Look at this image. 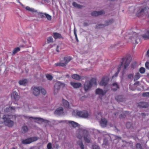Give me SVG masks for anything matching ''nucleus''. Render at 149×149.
I'll use <instances>...</instances> for the list:
<instances>
[{"mask_svg": "<svg viewBox=\"0 0 149 149\" xmlns=\"http://www.w3.org/2000/svg\"><path fill=\"white\" fill-rule=\"evenodd\" d=\"M112 85L113 86H116V88H113L112 90L114 91H116L117 90V89L119 87L118 85L116 83H113V84Z\"/></svg>", "mask_w": 149, "mask_h": 149, "instance_id": "nucleus-33", "label": "nucleus"}, {"mask_svg": "<svg viewBox=\"0 0 149 149\" xmlns=\"http://www.w3.org/2000/svg\"><path fill=\"white\" fill-rule=\"evenodd\" d=\"M148 7H145L141 9H139L137 12L136 15L138 17H140L143 15V13L145 14L148 12Z\"/></svg>", "mask_w": 149, "mask_h": 149, "instance_id": "nucleus-9", "label": "nucleus"}, {"mask_svg": "<svg viewBox=\"0 0 149 149\" xmlns=\"http://www.w3.org/2000/svg\"><path fill=\"white\" fill-rule=\"evenodd\" d=\"M146 55L148 57H149V49L146 52Z\"/></svg>", "mask_w": 149, "mask_h": 149, "instance_id": "nucleus-52", "label": "nucleus"}, {"mask_svg": "<svg viewBox=\"0 0 149 149\" xmlns=\"http://www.w3.org/2000/svg\"><path fill=\"white\" fill-rule=\"evenodd\" d=\"M32 91L33 94L35 96L39 95L40 93L43 95L46 94V91L43 88L40 86H34L32 87Z\"/></svg>", "mask_w": 149, "mask_h": 149, "instance_id": "nucleus-2", "label": "nucleus"}, {"mask_svg": "<svg viewBox=\"0 0 149 149\" xmlns=\"http://www.w3.org/2000/svg\"><path fill=\"white\" fill-rule=\"evenodd\" d=\"M138 107L142 108H147L148 106V103L144 102H141L138 104Z\"/></svg>", "mask_w": 149, "mask_h": 149, "instance_id": "nucleus-18", "label": "nucleus"}, {"mask_svg": "<svg viewBox=\"0 0 149 149\" xmlns=\"http://www.w3.org/2000/svg\"><path fill=\"white\" fill-rule=\"evenodd\" d=\"M22 130L24 133H25L28 131V129L27 126L24 125L22 127Z\"/></svg>", "mask_w": 149, "mask_h": 149, "instance_id": "nucleus-31", "label": "nucleus"}, {"mask_svg": "<svg viewBox=\"0 0 149 149\" xmlns=\"http://www.w3.org/2000/svg\"><path fill=\"white\" fill-rule=\"evenodd\" d=\"M75 38H76V40L78 41V39L77 37H77H75Z\"/></svg>", "mask_w": 149, "mask_h": 149, "instance_id": "nucleus-57", "label": "nucleus"}, {"mask_svg": "<svg viewBox=\"0 0 149 149\" xmlns=\"http://www.w3.org/2000/svg\"><path fill=\"white\" fill-rule=\"evenodd\" d=\"M107 121L104 118H102L100 122V125L103 127H105L107 125Z\"/></svg>", "mask_w": 149, "mask_h": 149, "instance_id": "nucleus-20", "label": "nucleus"}, {"mask_svg": "<svg viewBox=\"0 0 149 149\" xmlns=\"http://www.w3.org/2000/svg\"><path fill=\"white\" fill-rule=\"evenodd\" d=\"M47 147L48 149H52V144L51 143H49L47 146Z\"/></svg>", "mask_w": 149, "mask_h": 149, "instance_id": "nucleus-43", "label": "nucleus"}, {"mask_svg": "<svg viewBox=\"0 0 149 149\" xmlns=\"http://www.w3.org/2000/svg\"><path fill=\"white\" fill-rule=\"evenodd\" d=\"M139 72L141 73H144L145 72V68L143 67L140 68L139 69Z\"/></svg>", "mask_w": 149, "mask_h": 149, "instance_id": "nucleus-38", "label": "nucleus"}, {"mask_svg": "<svg viewBox=\"0 0 149 149\" xmlns=\"http://www.w3.org/2000/svg\"><path fill=\"white\" fill-rule=\"evenodd\" d=\"M53 37L55 39H63L64 38L61 36V34L57 32L53 33Z\"/></svg>", "mask_w": 149, "mask_h": 149, "instance_id": "nucleus-16", "label": "nucleus"}, {"mask_svg": "<svg viewBox=\"0 0 149 149\" xmlns=\"http://www.w3.org/2000/svg\"><path fill=\"white\" fill-rule=\"evenodd\" d=\"M45 17L49 20H51L52 19V17L49 15L46 14L45 15Z\"/></svg>", "mask_w": 149, "mask_h": 149, "instance_id": "nucleus-39", "label": "nucleus"}, {"mask_svg": "<svg viewBox=\"0 0 149 149\" xmlns=\"http://www.w3.org/2000/svg\"><path fill=\"white\" fill-rule=\"evenodd\" d=\"M67 123L69 125H71L72 127L74 128L78 126V123L73 121H67Z\"/></svg>", "mask_w": 149, "mask_h": 149, "instance_id": "nucleus-21", "label": "nucleus"}, {"mask_svg": "<svg viewBox=\"0 0 149 149\" xmlns=\"http://www.w3.org/2000/svg\"><path fill=\"white\" fill-rule=\"evenodd\" d=\"M88 23L86 22H85L84 23V26H88Z\"/></svg>", "mask_w": 149, "mask_h": 149, "instance_id": "nucleus-53", "label": "nucleus"}, {"mask_svg": "<svg viewBox=\"0 0 149 149\" xmlns=\"http://www.w3.org/2000/svg\"><path fill=\"white\" fill-rule=\"evenodd\" d=\"M12 116L10 115H4L3 118L4 120V123L7 126L11 127L14 125V122L10 119H11Z\"/></svg>", "mask_w": 149, "mask_h": 149, "instance_id": "nucleus-3", "label": "nucleus"}, {"mask_svg": "<svg viewBox=\"0 0 149 149\" xmlns=\"http://www.w3.org/2000/svg\"><path fill=\"white\" fill-rule=\"evenodd\" d=\"M12 149H15L14 148H13Z\"/></svg>", "mask_w": 149, "mask_h": 149, "instance_id": "nucleus-61", "label": "nucleus"}, {"mask_svg": "<svg viewBox=\"0 0 149 149\" xmlns=\"http://www.w3.org/2000/svg\"><path fill=\"white\" fill-rule=\"evenodd\" d=\"M20 50V49L19 47H17L15 48L13 51V54H15Z\"/></svg>", "mask_w": 149, "mask_h": 149, "instance_id": "nucleus-35", "label": "nucleus"}, {"mask_svg": "<svg viewBox=\"0 0 149 149\" xmlns=\"http://www.w3.org/2000/svg\"><path fill=\"white\" fill-rule=\"evenodd\" d=\"M61 83L59 82H56L54 86V92H57L58 90L61 88Z\"/></svg>", "mask_w": 149, "mask_h": 149, "instance_id": "nucleus-19", "label": "nucleus"}, {"mask_svg": "<svg viewBox=\"0 0 149 149\" xmlns=\"http://www.w3.org/2000/svg\"><path fill=\"white\" fill-rule=\"evenodd\" d=\"M48 43H49L53 42V39L52 36L49 37L47 39Z\"/></svg>", "mask_w": 149, "mask_h": 149, "instance_id": "nucleus-37", "label": "nucleus"}, {"mask_svg": "<svg viewBox=\"0 0 149 149\" xmlns=\"http://www.w3.org/2000/svg\"><path fill=\"white\" fill-rule=\"evenodd\" d=\"M116 100L118 102H123L125 101L123 96L122 95H118L116 97Z\"/></svg>", "mask_w": 149, "mask_h": 149, "instance_id": "nucleus-22", "label": "nucleus"}, {"mask_svg": "<svg viewBox=\"0 0 149 149\" xmlns=\"http://www.w3.org/2000/svg\"><path fill=\"white\" fill-rule=\"evenodd\" d=\"M93 149H100L99 147L96 145H94L93 146Z\"/></svg>", "mask_w": 149, "mask_h": 149, "instance_id": "nucleus-45", "label": "nucleus"}, {"mask_svg": "<svg viewBox=\"0 0 149 149\" xmlns=\"http://www.w3.org/2000/svg\"><path fill=\"white\" fill-rule=\"evenodd\" d=\"M109 81V79L108 77L105 76L103 77L101 81H100V84L102 86H106Z\"/></svg>", "mask_w": 149, "mask_h": 149, "instance_id": "nucleus-11", "label": "nucleus"}, {"mask_svg": "<svg viewBox=\"0 0 149 149\" xmlns=\"http://www.w3.org/2000/svg\"><path fill=\"white\" fill-rule=\"evenodd\" d=\"M28 81L26 79H24L22 80H20L19 81V83L20 85H25L26 84H27Z\"/></svg>", "mask_w": 149, "mask_h": 149, "instance_id": "nucleus-27", "label": "nucleus"}, {"mask_svg": "<svg viewBox=\"0 0 149 149\" xmlns=\"http://www.w3.org/2000/svg\"><path fill=\"white\" fill-rule=\"evenodd\" d=\"M46 77L49 80H51L53 79V77L51 75L47 74L46 75Z\"/></svg>", "mask_w": 149, "mask_h": 149, "instance_id": "nucleus-36", "label": "nucleus"}, {"mask_svg": "<svg viewBox=\"0 0 149 149\" xmlns=\"http://www.w3.org/2000/svg\"><path fill=\"white\" fill-rule=\"evenodd\" d=\"M83 132L84 134L85 133H86V134H87V135L88 134V132L86 130H84L83 131Z\"/></svg>", "mask_w": 149, "mask_h": 149, "instance_id": "nucleus-50", "label": "nucleus"}, {"mask_svg": "<svg viewBox=\"0 0 149 149\" xmlns=\"http://www.w3.org/2000/svg\"><path fill=\"white\" fill-rule=\"evenodd\" d=\"M63 109L62 107H60L58 108L55 111V113L57 114H60L61 113H63Z\"/></svg>", "mask_w": 149, "mask_h": 149, "instance_id": "nucleus-24", "label": "nucleus"}, {"mask_svg": "<svg viewBox=\"0 0 149 149\" xmlns=\"http://www.w3.org/2000/svg\"><path fill=\"white\" fill-rule=\"evenodd\" d=\"M59 46H57V47H56V51L57 52H59V50L58 49V48H59Z\"/></svg>", "mask_w": 149, "mask_h": 149, "instance_id": "nucleus-54", "label": "nucleus"}, {"mask_svg": "<svg viewBox=\"0 0 149 149\" xmlns=\"http://www.w3.org/2000/svg\"><path fill=\"white\" fill-rule=\"evenodd\" d=\"M18 2L20 4H22L21 3V2L19 1V0H18Z\"/></svg>", "mask_w": 149, "mask_h": 149, "instance_id": "nucleus-59", "label": "nucleus"}, {"mask_svg": "<svg viewBox=\"0 0 149 149\" xmlns=\"http://www.w3.org/2000/svg\"><path fill=\"white\" fill-rule=\"evenodd\" d=\"M23 117L25 119H33L35 120H37L38 121H40L42 122H45V121H47V120H45L41 118H33L32 117L28 116H24Z\"/></svg>", "mask_w": 149, "mask_h": 149, "instance_id": "nucleus-12", "label": "nucleus"}, {"mask_svg": "<svg viewBox=\"0 0 149 149\" xmlns=\"http://www.w3.org/2000/svg\"><path fill=\"white\" fill-rule=\"evenodd\" d=\"M74 112L77 116L83 118H88L89 115L88 111L85 110L83 111H75Z\"/></svg>", "mask_w": 149, "mask_h": 149, "instance_id": "nucleus-5", "label": "nucleus"}, {"mask_svg": "<svg viewBox=\"0 0 149 149\" xmlns=\"http://www.w3.org/2000/svg\"><path fill=\"white\" fill-rule=\"evenodd\" d=\"M113 22V19L106 21L105 22V24H99L96 26V28L100 29L106 26H108L110 25Z\"/></svg>", "mask_w": 149, "mask_h": 149, "instance_id": "nucleus-8", "label": "nucleus"}, {"mask_svg": "<svg viewBox=\"0 0 149 149\" xmlns=\"http://www.w3.org/2000/svg\"><path fill=\"white\" fill-rule=\"evenodd\" d=\"M70 85L74 88H79L81 86V84L79 83L71 82Z\"/></svg>", "mask_w": 149, "mask_h": 149, "instance_id": "nucleus-17", "label": "nucleus"}, {"mask_svg": "<svg viewBox=\"0 0 149 149\" xmlns=\"http://www.w3.org/2000/svg\"><path fill=\"white\" fill-rule=\"evenodd\" d=\"M122 62L118 66V68L117 72H116L114 75L112 77L113 78L114 77H116L118 75V74L120 70V68L123 65L124 69H125L129 65L131 62V60L130 57H125L123 58L122 59Z\"/></svg>", "mask_w": 149, "mask_h": 149, "instance_id": "nucleus-1", "label": "nucleus"}, {"mask_svg": "<svg viewBox=\"0 0 149 149\" xmlns=\"http://www.w3.org/2000/svg\"><path fill=\"white\" fill-rule=\"evenodd\" d=\"M74 34L75 37H77V34L76 32L74 30Z\"/></svg>", "mask_w": 149, "mask_h": 149, "instance_id": "nucleus-55", "label": "nucleus"}, {"mask_svg": "<svg viewBox=\"0 0 149 149\" xmlns=\"http://www.w3.org/2000/svg\"><path fill=\"white\" fill-rule=\"evenodd\" d=\"M25 9L29 11L32 12H37V10H35L34 8H30L29 6L26 7Z\"/></svg>", "mask_w": 149, "mask_h": 149, "instance_id": "nucleus-28", "label": "nucleus"}, {"mask_svg": "<svg viewBox=\"0 0 149 149\" xmlns=\"http://www.w3.org/2000/svg\"><path fill=\"white\" fill-rule=\"evenodd\" d=\"M142 96L144 97H149V92H144L142 94Z\"/></svg>", "mask_w": 149, "mask_h": 149, "instance_id": "nucleus-40", "label": "nucleus"}, {"mask_svg": "<svg viewBox=\"0 0 149 149\" xmlns=\"http://www.w3.org/2000/svg\"><path fill=\"white\" fill-rule=\"evenodd\" d=\"M96 79L95 78H92L90 81H85L84 88L85 91H86L90 88L92 85H96Z\"/></svg>", "mask_w": 149, "mask_h": 149, "instance_id": "nucleus-4", "label": "nucleus"}, {"mask_svg": "<svg viewBox=\"0 0 149 149\" xmlns=\"http://www.w3.org/2000/svg\"><path fill=\"white\" fill-rule=\"evenodd\" d=\"M72 77L73 79L76 80H79L81 78V76L77 74H73L72 75Z\"/></svg>", "mask_w": 149, "mask_h": 149, "instance_id": "nucleus-26", "label": "nucleus"}, {"mask_svg": "<svg viewBox=\"0 0 149 149\" xmlns=\"http://www.w3.org/2000/svg\"><path fill=\"white\" fill-rule=\"evenodd\" d=\"M105 14L104 10H100L98 11H94L91 13V15L92 16H96Z\"/></svg>", "mask_w": 149, "mask_h": 149, "instance_id": "nucleus-14", "label": "nucleus"}, {"mask_svg": "<svg viewBox=\"0 0 149 149\" xmlns=\"http://www.w3.org/2000/svg\"><path fill=\"white\" fill-rule=\"evenodd\" d=\"M46 13H43L41 12H39L38 13V14L39 16L41 18H43L45 17V14Z\"/></svg>", "mask_w": 149, "mask_h": 149, "instance_id": "nucleus-34", "label": "nucleus"}, {"mask_svg": "<svg viewBox=\"0 0 149 149\" xmlns=\"http://www.w3.org/2000/svg\"><path fill=\"white\" fill-rule=\"evenodd\" d=\"M115 115H116V114H115Z\"/></svg>", "mask_w": 149, "mask_h": 149, "instance_id": "nucleus-60", "label": "nucleus"}, {"mask_svg": "<svg viewBox=\"0 0 149 149\" xmlns=\"http://www.w3.org/2000/svg\"><path fill=\"white\" fill-rule=\"evenodd\" d=\"M71 60V58L70 56L65 57L64 58V63L61 62L57 63H55V65L57 66L64 67Z\"/></svg>", "mask_w": 149, "mask_h": 149, "instance_id": "nucleus-6", "label": "nucleus"}, {"mask_svg": "<svg viewBox=\"0 0 149 149\" xmlns=\"http://www.w3.org/2000/svg\"><path fill=\"white\" fill-rule=\"evenodd\" d=\"M11 97L16 101L18 100L20 98V96L18 95L16 91H14L11 93Z\"/></svg>", "mask_w": 149, "mask_h": 149, "instance_id": "nucleus-13", "label": "nucleus"}, {"mask_svg": "<svg viewBox=\"0 0 149 149\" xmlns=\"http://www.w3.org/2000/svg\"><path fill=\"white\" fill-rule=\"evenodd\" d=\"M125 114H127L129 113L128 112L126 111H125Z\"/></svg>", "mask_w": 149, "mask_h": 149, "instance_id": "nucleus-58", "label": "nucleus"}, {"mask_svg": "<svg viewBox=\"0 0 149 149\" xmlns=\"http://www.w3.org/2000/svg\"><path fill=\"white\" fill-rule=\"evenodd\" d=\"M95 92L96 94H98L100 95H104L106 93V91H104L102 90L99 88L97 89Z\"/></svg>", "mask_w": 149, "mask_h": 149, "instance_id": "nucleus-15", "label": "nucleus"}, {"mask_svg": "<svg viewBox=\"0 0 149 149\" xmlns=\"http://www.w3.org/2000/svg\"><path fill=\"white\" fill-rule=\"evenodd\" d=\"M77 143L79 145L81 149H84V146L82 142L81 141L78 142Z\"/></svg>", "mask_w": 149, "mask_h": 149, "instance_id": "nucleus-32", "label": "nucleus"}, {"mask_svg": "<svg viewBox=\"0 0 149 149\" xmlns=\"http://www.w3.org/2000/svg\"><path fill=\"white\" fill-rule=\"evenodd\" d=\"M145 66L147 68L149 69V62H146V63Z\"/></svg>", "mask_w": 149, "mask_h": 149, "instance_id": "nucleus-46", "label": "nucleus"}, {"mask_svg": "<svg viewBox=\"0 0 149 149\" xmlns=\"http://www.w3.org/2000/svg\"><path fill=\"white\" fill-rule=\"evenodd\" d=\"M15 107H9L8 108V109L9 110H15Z\"/></svg>", "mask_w": 149, "mask_h": 149, "instance_id": "nucleus-48", "label": "nucleus"}, {"mask_svg": "<svg viewBox=\"0 0 149 149\" xmlns=\"http://www.w3.org/2000/svg\"><path fill=\"white\" fill-rule=\"evenodd\" d=\"M62 102L64 106L66 108H68L69 106V102L67 100L64 99H63Z\"/></svg>", "mask_w": 149, "mask_h": 149, "instance_id": "nucleus-25", "label": "nucleus"}, {"mask_svg": "<svg viewBox=\"0 0 149 149\" xmlns=\"http://www.w3.org/2000/svg\"><path fill=\"white\" fill-rule=\"evenodd\" d=\"M141 115H142V116H146V114L144 113H141Z\"/></svg>", "mask_w": 149, "mask_h": 149, "instance_id": "nucleus-56", "label": "nucleus"}, {"mask_svg": "<svg viewBox=\"0 0 149 149\" xmlns=\"http://www.w3.org/2000/svg\"><path fill=\"white\" fill-rule=\"evenodd\" d=\"M130 39H131L132 42H134V40L135 43L136 44H138V42L137 41L138 40L139 41L140 40L139 36L137 34L135 33H134L132 37L130 38Z\"/></svg>", "mask_w": 149, "mask_h": 149, "instance_id": "nucleus-10", "label": "nucleus"}, {"mask_svg": "<svg viewBox=\"0 0 149 149\" xmlns=\"http://www.w3.org/2000/svg\"><path fill=\"white\" fill-rule=\"evenodd\" d=\"M72 5L74 6L79 8H81L82 7V6L79 5L75 2L73 3Z\"/></svg>", "mask_w": 149, "mask_h": 149, "instance_id": "nucleus-30", "label": "nucleus"}, {"mask_svg": "<svg viewBox=\"0 0 149 149\" xmlns=\"http://www.w3.org/2000/svg\"><path fill=\"white\" fill-rule=\"evenodd\" d=\"M84 139L85 141L87 143H89L90 142V140L89 139H88L86 137L84 136Z\"/></svg>", "mask_w": 149, "mask_h": 149, "instance_id": "nucleus-44", "label": "nucleus"}, {"mask_svg": "<svg viewBox=\"0 0 149 149\" xmlns=\"http://www.w3.org/2000/svg\"><path fill=\"white\" fill-rule=\"evenodd\" d=\"M136 147L137 149H143L140 143H137L136 145Z\"/></svg>", "mask_w": 149, "mask_h": 149, "instance_id": "nucleus-41", "label": "nucleus"}, {"mask_svg": "<svg viewBox=\"0 0 149 149\" xmlns=\"http://www.w3.org/2000/svg\"><path fill=\"white\" fill-rule=\"evenodd\" d=\"M131 125V123L130 122H127L126 124V126L127 128H130Z\"/></svg>", "mask_w": 149, "mask_h": 149, "instance_id": "nucleus-42", "label": "nucleus"}, {"mask_svg": "<svg viewBox=\"0 0 149 149\" xmlns=\"http://www.w3.org/2000/svg\"><path fill=\"white\" fill-rule=\"evenodd\" d=\"M133 75L132 74H130L128 75V78L129 79H131L133 78Z\"/></svg>", "mask_w": 149, "mask_h": 149, "instance_id": "nucleus-47", "label": "nucleus"}, {"mask_svg": "<svg viewBox=\"0 0 149 149\" xmlns=\"http://www.w3.org/2000/svg\"><path fill=\"white\" fill-rule=\"evenodd\" d=\"M127 115H123L122 114H121L120 116V118H125V116H126Z\"/></svg>", "mask_w": 149, "mask_h": 149, "instance_id": "nucleus-51", "label": "nucleus"}, {"mask_svg": "<svg viewBox=\"0 0 149 149\" xmlns=\"http://www.w3.org/2000/svg\"><path fill=\"white\" fill-rule=\"evenodd\" d=\"M83 136L81 135H80V134H77V137L79 139H81L83 137Z\"/></svg>", "mask_w": 149, "mask_h": 149, "instance_id": "nucleus-49", "label": "nucleus"}, {"mask_svg": "<svg viewBox=\"0 0 149 149\" xmlns=\"http://www.w3.org/2000/svg\"><path fill=\"white\" fill-rule=\"evenodd\" d=\"M142 38L145 40L149 39V29L142 36Z\"/></svg>", "mask_w": 149, "mask_h": 149, "instance_id": "nucleus-23", "label": "nucleus"}, {"mask_svg": "<svg viewBox=\"0 0 149 149\" xmlns=\"http://www.w3.org/2000/svg\"><path fill=\"white\" fill-rule=\"evenodd\" d=\"M140 77V75L139 73V72L136 73L134 77V81H135L138 79Z\"/></svg>", "mask_w": 149, "mask_h": 149, "instance_id": "nucleus-29", "label": "nucleus"}, {"mask_svg": "<svg viewBox=\"0 0 149 149\" xmlns=\"http://www.w3.org/2000/svg\"><path fill=\"white\" fill-rule=\"evenodd\" d=\"M38 139V138L36 137H32L23 140L22 143L26 145L36 141Z\"/></svg>", "mask_w": 149, "mask_h": 149, "instance_id": "nucleus-7", "label": "nucleus"}]
</instances>
